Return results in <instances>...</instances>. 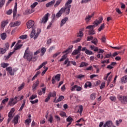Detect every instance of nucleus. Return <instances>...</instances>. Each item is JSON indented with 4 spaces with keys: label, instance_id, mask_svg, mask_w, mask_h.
<instances>
[{
    "label": "nucleus",
    "instance_id": "obj_1",
    "mask_svg": "<svg viewBox=\"0 0 127 127\" xmlns=\"http://www.w3.org/2000/svg\"><path fill=\"white\" fill-rule=\"evenodd\" d=\"M73 0H68L65 4V7L61 8L63 13H65L66 15H68L70 13V10L71 9V3Z\"/></svg>",
    "mask_w": 127,
    "mask_h": 127
},
{
    "label": "nucleus",
    "instance_id": "obj_2",
    "mask_svg": "<svg viewBox=\"0 0 127 127\" xmlns=\"http://www.w3.org/2000/svg\"><path fill=\"white\" fill-rule=\"evenodd\" d=\"M33 55V54L32 52H30V51H29V48H27L25 51L23 58L24 59H27L29 62H30V61L32 60Z\"/></svg>",
    "mask_w": 127,
    "mask_h": 127
},
{
    "label": "nucleus",
    "instance_id": "obj_3",
    "mask_svg": "<svg viewBox=\"0 0 127 127\" xmlns=\"http://www.w3.org/2000/svg\"><path fill=\"white\" fill-rule=\"evenodd\" d=\"M19 100H20V96H16L14 98H10L8 105L10 107H13L15 104H17Z\"/></svg>",
    "mask_w": 127,
    "mask_h": 127
},
{
    "label": "nucleus",
    "instance_id": "obj_4",
    "mask_svg": "<svg viewBox=\"0 0 127 127\" xmlns=\"http://www.w3.org/2000/svg\"><path fill=\"white\" fill-rule=\"evenodd\" d=\"M8 48H9V44L8 43H6L4 48H0V54H4V53L8 50Z\"/></svg>",
    "mask_w": 127,
    "mask_h": 127
},
{
    "label": "nucleus",
    "instance_id": "obj_5",
    "mask_svg": "<svg viewBox=\"0 0 127 127\" xmlns=\"http://www.w3.org/2000/svg\"><path fill=\"white\" fill-rule=\"evenodd\" d=\"M71 92H74L76 90L77 92H80L83 90V87L82 86H79L77 85H74L71 88Z\"/></svg>",
    "mask_w": 127,
    "mask_h": 127
},
{
    "label": "nucleus",
    "instance_id": "obj_6",
    "mask_svg": "<svg viewBox=\"0 0 127 127\" xmlns=\"http://www.w3.org/2000/svg\"><path fill=\"white\" fill-rule=\"evenodd\" d=\"M81 50H82V46H79L77 48V49H75L72 52L71 55L72 56L78 55H79V53H80Z\"/></svg>",
    "mask_w": 127,
    "mask_h": 127
},
{
    "label": "nucleus",
    "instance_id": "obj_7",
    "mask_svg": "<svg viewBox=\"0 0 127 127\" xmlns=\"http://www.w3.org/2000/svg\"><path fill=\"white\" fill-rule=\"evenodd\" d=\"M95 15V12H93L91 15H87L85 17V20L86 23H89L90 22V20H91L92 17H93Z\"/></svg>",
    "mask_w": 127,
    "mask_h": 127
},
{
    "label": "nucleus",
    "instance_id": "obj_8",
    "mask_svg": "<svg viewBox=\"0 0 127 127\" xmlns=\"http://www.w3.org/2000/svg\"><path fill=\"white\" fill-rule=\"evenodd\" d=\"M49 16V13H47L45 14V16H44L42 20L40 21V23H46L47 21L48 20V17Z\"/></svg>",
    "mask_w": 127,
    "mask_h": 127
},
{
    "label": "nucleus",
    "instance_id": "obj_9",
    "mask_svg": "<svg viewBox=\"0 0 127 127\" xmlns=\"http://www.w3.org/2000/svg\"><path fill=\"white\" fill-rule=\"evenodd\" d=\"M119 100L123 103L124 104H126L127 103V96H121L119 97Z\"/></svg>",
    "mask_w": 127,
    "mask_h": 127
},
{
    "label": "nucleus",
    "instance_id": "obj_10",
    "mask_svg": "<svg viewBox=\"0 0 127 127\" xmlns=\"http://www.w3.org/2000/svg\"><path fill=\"white\" fill-rule=\"evenodd\" d=\"M34 25V21L32 20H29L27 23V28L30 29Z\"/></svg>",
    "mask_w": 127,
    "mask_h": 127
},
{
    "label": "nucleus",
    "instance_id": "obj_11",
    "mask_svg": "<svg viewBox=\"0 0 127 127\" xmlns=\"http://www.w3.org/2000/svg\"><path fill=\"white\" fill-rule=\"evenodd\" d=\"M62 13H63V12L62 11V9H61L56 15H55V14H53V16L54 17L53 19H54L55 17L59 18V17L62 15Z\"/></svg>",
    "mask_w": 127,
    "mask_h": 127
},
{
    "label": "nucleus",
    "instance_id": "obj_12",
    "mask_svg": "<svg viewBox=\"0 0 127 127\" xmlns=\"http://www.w3.org/2000/svg\"><path fill=\"white\" fill-rule=\"evenodd\" d=\"M113 126V122L112 121H108L103 125V127H112Z\"/></svg>",
    "mask_w": 127,
    "mask_h": 127
},
{
    "label": "nucleus",
    "instance_id": "obj_13",
    "mask_svg": "<svg viewBox=\"0 0 127 127\" xmlns=\"http://www.w3.org/2000/svg\"><path fill=\"white\" fill-rule=\"evenodd\" d=\"M102 21H103V17H100L99 20H95L94 23L93 24H95V25H96V26H98V24H100V23H102Z\"/></svg>",
    "mask_w": 127,
    "mask_h": 127
},
{
    "label": "nucleus",
    "instance_id": "obj_14",
    "mask_svg": "<svg viewBox=\"0 0 127 127\" xmlns=\"http://www.w3.org/2000/svg\"><path fill=\"white\" fill-rule=\"evenodd\" d=\"M68 21V17H65L61 21L60 26L62 27L66 23V22Z\"/></svg>",
    "mask_w": 127,
    "mask_h": 127
},
{
    "label": "nucleus",
    "instance_id": "obj_15",
    "mask_svg": "<svg viewBox=\"0 0 127 127\" xmlns=\"http://www.w3.org/2000/svg\"><path fill=\"white\" fill-rule=\"evenodd\" d=\"M19 25H20V22L19 21H16L14 23H11V27H15V26H18Z\"/></svg>",
    "mask_w": 127,
    "mask_h": 127
},
{
    "label": "nucleus",
    "instance_id": "obj_16",
    "mask_svg": "<svg viewBox=\"0 0 127 127\" xmlns=\"http://www.w3.org/2000/svg\"><path fill=\"white\" fill-rule=\"evenodd\" d=\"M17 12V3H15V5L14 7L13 11V17H15L16 15V13Z\"/></svg>",
    "mask_w": 127,
    "mask_h": 127
},
{
    "label": "nucleus",
    "instance_id": "obj_17",
    "mask_svg": "<svg viewBox=\"0 0 127 127\" xmlns=\"http://www.w3.org/2000/svg\"><path fill=\"white\" fill-rule=\"evenodd\" d=\"M39 85V80H37L35 83L33 84V85L32 86L33 91H35L36 89V88L38 87V85Z\"/></svg>",
    "mask_w": 127,
    "mask_h": 127
},
{
    "label": "nucleus",
    "instance_id": "obj_18",
    "mask_svg": "<svg viewBox=\"0 0 127 127\" xmlns=\"http://www.w3.org/2000/svg\"><path fill=\"white\" fill-rule=\"evenodd\" d=\"M54 3H55V0H53L46 4V7H49L50 6H52L54 5Z\"/></svg>",
    "mask_w": 127,
    "mask_h": 127
},
{
    "label": "nucleus",
    "instance_id": "obj_19",
    "mask_svg": "<svg viewBox=\"0 0 127 127\" xmlns=\"http://www.w3.org/2000/svg\"><path fill=\"white\" fill-rule=\"evenodd\" d=\"M62 100H64V96H60L59 98L56 100V98L54 100V103H58L59 102H61Z\"/></svg>",
    "mask_w": 127,
    "mask_h": 127
},
{
    "label": "nucleus",
    "instance_id": "obj_20",
    "mask_svg": "<svg viewBox=\"0 0 127 127\" xmlns=\"http://www.w3.org/2000/svg\"><path fill=\"white\" fill-rule=\"evenodd\" d=\"M72 48H73V46H71V48H69L66 50L64 51L63 52V54H64L65 53V55H67V54H69V53H70V52H72V50H71V49H72Z\"/></svg>",
    "mask_w": 127,
    "mask_h": 127
},
{
    "label": "nucleus",
    "instance_id": "obj_21",
    "mask_svg": "<svg viewBox=\"0 0 127 127\" xmlns=\"http://www.w3.org/2000/svg\"><path fill=\"white\" fill-rule=\"evenodd\" d=\"M19 118V116H18V115H16L15 117H14L13 119V123L14 126H15V125H17V124L18 123V119Z\"/></svg>",
    "mask_w": 127,
    "mask_h": 127
},
{
    "label": "nucleus",
    "instance_id": "obj_22",
    "mask_svg": "<svg viewBox=\"0 0 127 127\" xmlns=\"http://www.w3.org/2000/svg\"><path fill=\"white\" fill-rule=\"evenodd\" d=\"M71 63L70 61H69V59H66V60L64 61V65H66V67H69V66H71Z\"/></svg>",
    "mask_w": 127,
    "mask_h": 127
},
{
    "label": "nucleus",
    "instance_id": "obj_23",
    "mask_svg": "<svg viewBox=\"0 0 127 127\" xmlns=\"http://www.w3.org/2000/svg\"><path fill=\"white\" fill-rule=\"evenodd\" d=\"M21 47H22V45L21 44L17 45V44H16L14 47V51H15L16 50H19V49H20Z\"/></svg>",
    "mask_w": 127,
    "mask_h": 127
},
{
    "label": "nucleus",
    "instance_id": "obj_24",
    "mask_svg": "<svg viewBox=\"0 0 127 127\" xmlns=\"http://www.w3.org/2000/svg\"><path fill=\"white\" fill-rule=\"evenodd\" d=\"M89 87V88H91L92 87V83L90 82L87 81L84 84V88L87 89Z\"/></svg>",
    "mask_w": 127,
    "mask_h": 127
},
{
    "label": "nucleus",
    "instance_id": "obj_25",
    "mask_svg": "<svg viewBox=\"0 0 127 127\" xmlns=\"http://www.w3.org/2000/svg\"><path fill=\"white\" fill-rule=\"evenodd\" d=\"M90 49L91 50H94L95 52H98L99 51V49H98V47H95L94 45L90 46Z\"/></svg>",
    "mask_w": 127,
    "mask_h": 127
},
{
    "label": "nucleus",
    "instance_id": "obj_26",
    "mask_svg": "<svg viewBox=\"0 0 127 127\" xmlns=\"http://www.w3.org/2000/svg\"><path fill=\"white\" fill-rule=\"evenodd\" d=\"M96 25H95L94 24V25H90L89 26H87L86 28V29H89V30H92L93 29H94V28H95V27H96Z\"/></svg>",
    "mask_w": 127,
    "mask_h": 127
},
{
    "label": "nucleus",
    "instance_id": "obj_27",
    "mask_svg": "<svg viewBox=\"0 0 127 127\" xmlns=\"http://www.w3.org/2000/svg\"><path fill=\"white\" fill-rule=\"evenodd\" d=\"M88 65H89V64L85 62H82L80 64L79 67L80 68H83V67H87V66H88Z\"/></svg>",
    "mask_w": 127,
    "mask_h": 127
},
{
    "label": "nucleus",
    "instance_id": "obj_28",
    "mask_svg": "<svg viewBox=\"0 0 127 127\" xmlns=\"http://www.w3.org/2000/svg\"><path fill=\"white\" fill-rule=\"evenodd\" d=\"M31 123V119L28 118L25 121V124L26 126H29Z\"/></svg>",
    "mask_w": 127,
    "mask_h": 127
},
{
    "label": "nucleus",
    "instance_id": "obj_29",
    "mask_svg": "<svg viewBox=\"0 0 127 127\" xmlns=\"http://www.w3.org/2000/svg\"><path fill=\"white\" fill-rule=\"evenodd\" d=\"M51 95H52V92H50L48 95L47 98L45 100V103L48 102V101L50 100V98H51Z\"/></svg>",
    "mask_w": 127,
    "mask_h": 127
},
{
    "label": "nucleus",
    "instance_id": "obj_30",
    "mask_svg": "<svg viewBox=\"0 0 127 127\" xmlns=\"http://www.w3.org/2000/svg\"><path fill=\"white\" fill-rule=\"evenodd\" d=\"M0 37L2 40H5V39L6 38V33H3L0 34Z\"/></svg>",
    "mask_w": 127,
    "mask_h": 127
},
{
    "label": "nucleus",
    "instance_id": "obj_31",
    "mask_svg": "<svg viewBox=\"0 0 127 127\" xmlns=\"http://www.w3.org/2000/svg\"><path fill=\"white\" fill-rule=\"evenodd\" d=\"M46 64H47V62H45L43 63L39 66L38 68H37L36 69V71H38V70H39L40 69H41V68H42V67H43V66H44L45 65H46Z\"/></svg>",
    "mask_w": 127,
    "mask_h": 127
},
{
    "label": "nucleus",
    "instance_id": "obj_32",
    "mask_svg": "<svg viewBox=\"0 0 127 127\" xmlns=\"http://www.w3.org/2000/svg\"><path fill=\"white\" fill-rule=\"evenodd\" d=\"M121 82L122 83H127V75L123 76L121 79Z\"/></svg>",
    "mask_w": 127,
    "mask_h": 127
},
{
    "label": "nucleus",
    "instance_id": "obj_33",
    "mask_svg": "<svg viewBox=\"0 0 127 127\" xmlns=\"http://www.w3.org/2000/svg\"><path fill=\"white\" fill-rule=\"evenodd\" d=\"M40 52H41V56H43V55H44V54L45 53V52H46V48H42L41 50H40Z\"/></svg>",
    "mask_w": 127,
    "mask_h": 127
},
{
    "label": "nucleus",
    "instance_id": "obj_34",
    "mask_svg": "<svg viewBox=\"0 0 127 127\" xmlns=\"http://www.w3.org/2000/svg\"><path fill=\"white\" fill-rule=\"evenodd\" d=\"M24 106H25V100H23V103L19 110V112H21L22 111L23 108H24Z\"/></svg>",
    "mask_w": 127,
    "mask_h": 127
},
{
    "label": "nucleus",
    "instance_id": "obj_35",
    "mask_svg": "<svg viewBox=\"0 0 127 127\" xmlns=\"http://www.w3.org/2000/svg\"><path fill=\"white\" fill-rule=\"evenodd\" d=\"M41 30L40 29H38L37 30V33L35 35V37H34V40L37 39V37H38V35H39V33H40Z\"/></svg>",
    "mask_w": 127,
    "mask_h": 127
},
{
    "label": "nucleus",
    "instance_id": "obj_36",
    "mask_svg": "<svg viewBox=\"0 0 127 127\" xmlns=\"http://www.w3.org/2000/svg\"><path fill=\"white\" fill-rule=\"evenodd\" d=\"M79 110H78V112L79 113L80 115H82V113H83V106L80 105L79 106Z\"/></svg>",
    "mask_w": 127,
    "mask_h": 127
},
{
    "label": "nucleus",
    "instance_id": "obj_37",
    "mask_svg": "<svg viewBox=\"0 0 127 127\" xmlns=\"http://www.w3.org/2000/svg\"><path fill=\"white\" fill-rule=\"evenodd\" d=\"M8 119H7V125H8L9 124V122L12 120V118H13V116L12 115H10L9 114H8Z\"/></svg>",
    "mask_w": 127,
    "mask_h": 127
},
{
    "label": "nucleus",
    "instance_id": "obj_38",
    "mask_svg": "<svg viewBox=\"0 0 127 127\" xmlns=\"http://www.w3.org/2000/svg\"><path fill=\"white\" fill-rule=\"evenodd\" d=\"M7 66H9V64L5 63H2L1 64V67H2V68H6Z\"/></svg>",
    "mask_w": 127,
    "mask_h": 127
},
{
    "label": "nucleus",
    "instance_id": "obj_39",
    "mask_svg": "<svg viewBox=\"0 0 127 127\" xmlns=\"http://www.w3.org/2000/svg\"><path fill=\"white\" fill-rule=\"evenodd\" d=\"M35 33H36L35 30L33 29L32 32H31L30 38H33V37L35 36Z\"/></svg>",
    "mask_w": 127,
    "mask_h": 127
},
{
    "label": "nucleus",
    "instance_id": "obj_40",
    "mask_svg": "<svg viewBox=\"0 0 127 127\" xmlns=\"http://www.w3.org/2000/svg\"><path fill=\"white\" fill-rule=\"evenodd\" d=\"M55 79L57 81H58V82H59V81H60V74H57L55 77Z\"/></svg>",
    "mask_w": 127,
    "mask_h": 127
},
{
    "label": "nucleus",
    "instance_id": "obj_41",
    "mask_svg": "<svg viewBox=\"0 0 127 127\" xmlns=\"http://www.w3.org/2000/svg\"><path fill=\"white\" fill-rule=\"evenodd\" d=\"M89 35H94V34H96V32H95V30H94V29L93 30H89L88 31Z\"/></svg>",
    "mask_w": 127,
    "mask_h": 127
},
{
    "label": "nucleus",
    "instance_id": "obj_42",
    "mask_svg": "<svg viewBox=\"0 0 127 127\" xmlns=\"http://www.w3.org/2000/svg\"><path fill=\"white\" fill-rule=\"evenodd\" d=\"M24 88V83H22L21 85L18 88V91L19 92Z\"/></svg>",
    "mask_w": 127,
    "mask_h": 127
},
{
    "label": "nucleus",
    "instance_id": "obj_43",
    "mask_svg": "<svg viewBox=\"0 0 127 127\" xmlns=\"http://www.w3.org/2000/svg\"><path fill=\"white\" fill-rule=\"evenodd\" d=\"M85 53L87 55H94V53H93V52H92L91 51L88 50L85 51Z\"/></svg>",
    "mask_w": 127,
    "mask_h": 127
},
{
    "label": "nucleus",
    "instance_id": "obj_44",
    "mask_svg": "<svg viewBox=\"0 0 127 127\" xmlns=\"http://www.w3.org/2000/svg\"><path fill=\"white\" fill-rule=\"evenodd\" d=\"M61 0H58L56 1V3L54 4V7H57V6H58V5H59V4H60V3H61Z\"/></svg>",
    "mask_w": 127,
    "mask_h": 127
},
{
    "label": "nucleus",
    "instance_id": "obj_45",
    "mask_svg": "<svg viewBox=\"0 0 127 127\" xmlns=\"http://www.w3.org/2000/svg\"><path fill=\"white\" fill-rule=\"evenodd\" d=\"M67 58V55H64L62 57V58L60 60V62H62V61H64L65 59Z\"/></svg>",
    "mask_w": 127,
    "mask_h": 127
},
{
    "label": "nucleus",
    "instance_id": "obj_46",
    "mask_svg": "<svg viewBox=\"0 0 127 127\" xmlns=\"http://www.w3.org/2000/svg\"><path fill=\"white\" fill-rule=\"evenodd\" d=\"M96 93H92L91 95H90V100H95V99H96Z\"/></svg>",
    "mask_w": 127,
    "mask_h": 127
},
{
    "label": "nucleus",
    "instance_id": "obj_47",
    "mask_svg": "<svg viewBox=\"0 0 127 127\" xmlns=\"http://www.w3.org/2000/svg\"><path fill=\"white\" fill-rule=\"evenodd\" d=\"M91 43H93L94 44V45H97V43H98V39L97 38H94L92 41Z\"/></svg>",
    "mask_w": 127,
    "mask_h": 127
},
{
    "label": "nucleus",
    "instance_id": "obj_48",
    "mask_svg": "<svg viewBox=\"0 0 127 127\" xmlns=\"http://www.w3.org/2000/svg\"><path fill=\"white\" fill-rule=\"evenodd\" d=\"M37 98V95L33 94L30 97L29 100H34V99H36Z\"/></svg>",
    "mask_w": 127,
    "mask_h": 127
},
{
    "label": "nucleus",
    "instance_id": "obj_49",
    "mask_svg": "<svg viewBox=\"0 0 127 127\" xmlns=\"http://www.w3.org/2000/svg\"><path fill=\"white\" fill-rule=\"evenodd\" d=\"M15 72H16V70H15V69H11L10 72H9V74L10 75V76H13Z\"/></svg>",
    "mask_w": 127,
    "mask_h": 127
},
{
    "label": "nucleus",
    "instance_id": "obj_50",
    "mask_svg": "<svg viewBox=\"0 0 127 127\" xmlns=\"http://www.w3.org/2000/svg\"><path fill=\"white\" fill-rule=\"evenodd\" d=\"M66 122L68 123H72L73 122V118L71 117L70 116H69L67 119H66Z\"/></svg>",
    "mask_w": 127,
    "mask_h": 127
},
{
    "label": "nucleus",
    "instance_id": "obj_51",
    "mask_svg": "<svg viewBox=\"0 0 127 127\" xmlns=\"http://www.w3.org/2000/svg\"><path fill=\"white\" fill-rule=\"evenodd\" d=\"M4 3H5V0H1L0 1V8L3 6V4H4Z\"/></svg>",
    "mask_w": 127,
    "mask_h": 127
},
{
    "label": "nucleus",
    "instance_id": "obj_52",
    "mask_svg": "<svg viewBox=\"0 0 127 127\" xmlns=\"http://www.w3.org/2000/svg\"><path fill=\"white\" fill-rule=\"evenodd\" d=\"M105 28V24H102L100 27L98 28V31H102V29Z\"/></svg>",
    "mask_w": 127,
    "mask_h": 127
},
{
    "label": "nucleus",
    "instance_id": "obj_53",
    "mask_svg": "<svg viewBox=\"0 0 127 127\" xmlns=\"http://www.w3.org/2000/svg\"><path fill=\"white\" fill-rule=\"evenodd\" d=\"M44 68L45 69V70H43V71L42 72L41 75L42 76H43L45 73H46L47 71L48 70V67L44 66Z\"/></svg>",
    "mask_w": 127,
    "mask_h": 127
},
{
    "label": "nucleus",
    "instance_id": "obj_54",
    "mask_svg": "<svg viewBox=\"0 0 127 127\" xmlns=\"http://www.w3.org/2000/svg\"><path fill=\"white\" fill-rule=\"evenodd\" d=\"M30 103L32 104V105H34V104H37L38 103V99H36L35 100H31Z\"/></svg>",
    "mask_w": 127,
    "mask_h": 127
},
{
    "label": "nucleus",
    "instance_id": "obj_55",
    "mask_svg": "<svg viewBox=\"0 0 127 127\" xmlns=\"http://www.w3.org/2000/svg\"><path fill=\"white\" fill-rule=\"evenodd\" d=\"M14 111H15V109L14 108H12L10 110V111L9 112L8 114V115H10L11 116H12V115L13 114V113H14Z\"/></svg>",
    "mask_w": 127,
    "mask_h": 127
},
{
    "label": "nucleus",
    "instance_id": "obj_56",
    "mask_svg": "<svg viewBox=\"0 0 127 127\" xmlns=\"http://www.w3.org/2000/svg\"><path fill=\"white\" fill-rule=\"evenodd\" d=\"M20 39H26L27 38V35H21L19 37Z\"/></svg>",
    "mask_w": 127,
    "mask_h": 127
},
{
    "label": "nucleus",
    "instance_id": "obj_57",
    "mask_svg": "<svg viewBox=\"0 0 127 127\" xmlns=\"http://www.w3.org/2000/svg\"><path fill=\"white\" fill-rule=\"evenodd\" d=\"M112 56V54H107L104 57V59H107L108 58H110Z\"/></svg>",
    "mask_w": 127,
    "mask_h": 127
},
{
    "label": "nucleus",
    "instance_id": "obj_58",
    "mask_svg": "<svg viewBox=\"0 0 127 127\" xmlns=\"http://www.w3.org/2000/svg\"><path fill=\"white\" fill-rule=\"evenodd\" d=\"M37 4H38V2H35L33 4L31 5V8H34V7H35V6H36V5H37Z\"/></svg>",
    "mask_w": 127,
    "mask_h": 127
},
{
    "label": "nucleus",
    "instance_id": "obj_59",
    "mask_svg": "<svg viewBox=\"0 0 127 127\" xmlns=\"http://www.w3.org/2000/svg\"><path fill=\"white\" fill-rule=\"evenodd\" d=\"M6 24V21H4L2 22L1 24V27L4 28Z\"/></svg>",
    "mask_w": 127,
    "mask_h": 127
},
{
    "label": "nucleus",
    "instance_id": "obj_60",
    "mask_svg": "<svg viewBox=\"0 0 127 127\" xmlns=\"http://www.w3.org/2000/svg\"><path fill=\"white\" fill-rule=\"evenodd\" d=\"M48 121L50 122L51 124H52V122H53V116H52V115L50 116L48 119Z\"/></svg>",
    "mask_w": 127,
    "mask_h": 127
},
{
    "label": "nucleus",
    "instance_id": "obj_61",
    "mask_svg": "<svg viewBox=\"0 0 127 127\" xmlns=\"http://www.w3.org/2000/svg\"><path fill=\"white\" fill-rule=\"evenodd\" d=\"M83 35V32H82V31H79V33L77 34V37H82Z\"/></svg>",
    "mask_w": 127,
    "mask_h": 127
},
{
    "label": "nucleus",
    "instance_id": "obj_62",
    "mask_svg": "<svg viewBox=\"0 0 127 127\" xmlns=\"http://www.w3.org/2000/svg\"><path fill=\"white\" fill-rule=\"evenodd\" d=\"M12 69V67L11 66H8L6 68V71L8 73L10 72V71Z\"/></svg>",
    "mask_w": 127,
    "mask_h": 127
},
{
    "label": "nucleus",
    "instance_id": "obj_63",
    "mask_svg": "<svg viewBox=\"0 0 127 127\" xmlns=\"http://www.w3.org/2000/svg\"><path fill=\"white\" fill-rule=\"evenodd\" d=\"M105 86H106V83H105V82H102L100 86V89L102 90V89H104Z\"/></svg>",
    "mask_w": 127,
    "mask_h": 127
},
{
    "label": "nucleus",
    "instance_id": "obj_64",
    "mask_svg": "<svg viewBox=\"0 0 127 127\" xmlns=\"http://www.w3.org/2000/svg\"><path fill=\"white\" fill-rule=\"evenodd\" d=\"M60 115L61 117H66V113L64 112H62L60 113Z\"/></svg>",
    "mask_w": 127,
    "mask_h": 127
}]
</instances>
